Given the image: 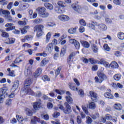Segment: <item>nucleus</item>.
<instances>
[{"label":"nucleus","instance_id":"39448f33","mask_svg":"<svg viewBox=\"0 0 124 124\" xmlns=\"http://www.w3.org/2000/svg\"><path fill=\"white\" fill-rule=\"evenodd\" d=\"M71 7L74 11H75L77 13L82 14V12H83V8L80 5L77 3H73L72 4Z\"/></svg>","mask_w":124,"mask_h":124},{"label":"nucleus","instance_id":"864d4df0","mask_svg":"<svg viewBox=\"0 0 124 124\" xmlns=\"http://www.w3.org/2000/svg\"><path fill=\"white\" fill-rule=\"evenodd\" d=\"M31 69H32V66L30 65V64H27L25 70H29L30 71H31Z\"/></svg>","mask_w":124,"mask_h":124},{"label":"nucleus","instance_id":"69168bd1","mask_svg":"<svg viewBox=\"0 0 124 124\" xmlns=\"http://www.w3.org/2000/svg\"><path fill=\"white\" fill-rule=\"evenodd\" d=\"M15 42V39L13 38H9V44H13Z\"/></svg>","mask_w":124,"mask_h":124},{"label":"nucleus","instance_id":"c756f323","mask_svg":"<svg viewBox=\"0 0 124 124\" xmlns=\"http://www.w3.org/2000/svg\"><path fill=\"white\" fill-rule=\"evenodd\" d=\"M0 31L2 32V33L1 34V35L2 37L7 38L8 37V36H9V34H8V33L3 31V30H0Z\"/></svg>","mask_w":124,"mask_h":124},{"label":"nucleus","instance_id":"a19ab883","mask_svg":"<svg viewBox=\"0 0 124 124\" xmlns=\"http://www.w3.org/2000/svg\"><path fill=\"white\" fill-rule=\"evenodd\" d=\"M92 47L94 53H97L98 52V48L95 45H93Z\"/></svg>","mask_w":124,"mask_h":124},{"label":"nucleus","instance_id":"72a5a7b5","mask_svg":"<svg viewBox=\"0 0 124 124\" xmlns=\"http://www.w3.org/2000/svg\"><path fill=\"white\" fill-rule=\"evenodd\" d=\"M114 4L116 5H119V6H122V0H114L113 1Z\"/></svg>","mask_w":124,"mask_h":124},{"label":"nucleus","instance_id":"7c9ffc66","mask_svg":"<svg viewBox=\"0 0 124 124\" xmlns=\"http://www.w3.org/2000/svg\"><path fill=\"white\" fill-rule=\"evenodd\" d=\"M58 5H59V6H61V7H66V5H65V2H63L62 1H59L57 3Z\"/></svg>","mask_w":124,"mask_h":124},{"label":"nucleus","instance_id":"9b49d317","mask_svg":"<svg viewBox=\"0 0 124 124\" xmlns=\"http://www.w3.org/2000/svg\"><path fill=\"white\" fill-rule=\"evenodd\" d=\"M97 29L99 31H106L107 30V26L103 23H98L97 22Z\"/></svg>","mask_w":124,"mask_h":124},{"label":"nucleus","instance_id":"20e7f679","mask_svg":"<svg viewBox=\"0 0 124 124\" xmlns=\"http://www.w3.org/2000/svg\"><path fill=\"white\" fill-rule=\"evenodd\" d=\"M43 30H44V26L42 24L36 25L34 27V31H36L37 36L38 37H39V36H41L42 35L41 32L43 31Z\"/></svg>","mask_w":124,"mask_h":124},{"label":"nucleus","instance_id":"f3484780","mask_svg":"<svg viewBox=\"0 0 124 124\" xmlns=\"http://www.w3.org/2000/svg\"><path fill=\"white\" fill-rule=\"evenodd\" d=\"M76 55V53L75 52H72L70 54L69 58L67 59V62L68 63V64L70 65L71 64V62H72V61L71 60H72V58L74 57H75V55Z\"/></svg>","mask_w":124,"mask_h":124},{"label":"nucleus","instance_id":"de8ad7c7","mask_svg":"<svg viewBox=\"0 0 124 124\" xmlns=\"http://www.w3.org/2000/svg\"><path fill=\"white\" fill-rule=\"evenodd\" d=\"M41 117L44 120H46V121H48V120H49V115H48V114H42L41 115Z\"/></svg>","mask_w":124,"mask_h":124},{"label":"nucleus","instance_id":"aec40b11","mask_svg":"<svg viewBox=\"0 0 124 124\" xmlns=\"http://www.w3.org/2000/svg\"><path fill=\"white\" fill-rule=\"evenodd\" d=\"M51 36H52V32H48L46 36V43H48L50 41Z\"/></svg>","mask_w":124,"mask_h":124},{"label":"nucleus","instance_id":"79ce46f5","mask_svg":"<svg viewBox=\"0 0 124 124\" xmlns=\"http://www.w3.org/2000/svg\"><path fill=\"white\" fill-rule=\"evenodd\" d=\"M69 33L71 34H73L76 32V28H71L68 30Z\"/></svg>","mask_w":124,"mask_h":124},{"label":"nucleus","instance_id":"6ab92c4d","mask_svg":"<svg viewBox=\"0 0 124 124\" xmlns=\"http://www.w3.org/2000/svg\"><path fill=\"white\" fill-rule=\"evenodd\" d=\"M65 99L68 104H73V99L70 96H66Z\"/></svg>","mask_w":124,"mask_h":124},{"label":"nucleus","instance_id":"ea45409f","mask_svg":"<svg viewBox=\"0 0 124 124\" xmlns=\"http://www.w3.org/2000/svg\"><path fill=\"white\" fill-rule=\"evenodd\" d=\"M32 72H31V71H30L28 70H25L24 72V74L25 75V76H31V75Z\"/></svg>","mask_w":124,"mask_h":124},{"label":"nucleus","instance_id":"a211bd4d","mask_svg":"<svg viewBox=\"0 0 124 124\" xmlns=\"http://www.w3.org/2000/svg\"><path fill=\"white\" fill-rule=\"evenodd\" d=\"M80 42L84 48H90V43H89V42L83 40H81Z\"/></svg>","mask_w":124,"mask_h":124},{"label":"nucleus","instance_id":"cd10ccee","mask_svg":"<svg viewBox=\"0 0 124 124\" xmlns=\"http://www.w3.org/2000/svg\"><path fill=\"white\" fill-rule=\"evenodd\" d=\"M110 66L112 68H118V67H119V65L116 62L114 61L110 63Z\"/></svg>","mask_w":124,"mask_h":124},{"label":"nucleus","instance_id":"774afa93","mask_svg":"<svg viewBox=\"0 0 124 124\" xmlns=\"http://www.w3.org/2000/svg\"><path fill=\"white\" fill-rule=\"evenodd\" d=\"M22 62V60H21V58H18L15 60V61H14V63H19V62Z\"/></svg>","mask_w":124,"mask_h":124},{"label":"nucleus","instance_id":"473e14b6","mask_svg":"<svg viewBox=\"0 0 124 124\" xmlns=\"http://www.w3.org/2000/svg\"><path fill=\"white\" fill-rule=\"evenodd\" d=\"M54 109L56 111H58L59 109H60V110H62V111H63V110H64L63 106H62V105H58L57 107L54 108Z\"/></svg>","mask_w":124,"mask_h":124},{"label":"nucleus","instance_id":"c9c22d12","mask_svg":"<svg viewBox=\"0 0 124 124\" xmlns=\"http://www.w3.org/2000/svg\"><path fill=\"white\" fill-rule=\"evenodd\" d=\"M25 111L26 112V114L27 115H28V116H30V117L31 116H32V112L31 111V110L29 108H26L25 109Z\"/></svg>","mask_w":124,"mask_h":124},{"label":"nucleus","instance_id":"b1692460","mask_svg":"<svg viewBox=\"0 0 124 124\" xmlns=\"http://www.w3.org/2000/svg\"><path fill=\"white\" fill-rule=\"evenodd\" d=\"M89 108L90 109H95V108H96V105L95 103H94V102H92L89 103Z\"/></svg>","mask_w":124,"mask_h":124},{"label":"nucleus","instance_id":"423d86ee","mask_svg":"<svg viewBox=\"0 0 124 124\" xmlns=\"http://www.w3.org/2000/svg\"><path fill=\"white\" fill-rule=\"evenodd\" d=\"M8 91V87L4 86L3 88L0 89V99H3L5 97V94H6V92Z\"/></svg>","mask_w":124,"mask_h":124},{"label":"nucleus","instance_id":"49530a36","mask_svg":"<svg viewBox=\"0 0 124 124\" xmlns=\"http://www.w3.org/2000/svg\"><path fill=\"white\" fill-rule=\"evenodd\" d=\"M0 3L3 6L7 5L8 1H6V0H0Z\"/></svg>","mask_w":124,"mask_h":124},{"label":"nucleus","instance_id":"2eb2a0df","mask_svg":"<svg viewBox=\"0 0 124 124\" xmlns=\"http://www.w3.org/2000/svg\"><path fill=\"white\" fill-rule=\"evenodd\" d=\"M42 73V69L39 68L35 72L34 77V78H37L39 76H40V74Z\"/></svg>","mask_w":124,"mask_h":124},{"label":"nucleus","instance_id":"7ed1b4c3","mask_svg":"<svg viewBox=\"0 0 124 124\" xmlns=\"http://www.w3.org/2000/svg\"><path fill=\"white\" fill-rule=\"evenodd\" d=\"M36 12L42 18H47L49 16V13L46 12V9L44 7H39L36 9Z\"/></svg>","mask_w":124,"mask_h":124},{"label":"nucleus","instance_id":"a878e982","mask_svg":"<svg viewBox=\"0 0 124 124\" xmlns=\"http://www.w3.org/2000/svg\"><path fill=\"white\" fill-rule=\"evenodd\" d=\"M100 63L101 64H103L105 67H109L110 64L104 60H100Z\"/></svg>","mask_w":124,"mask_h":124},{"label":"nucleus","instance_id":"0e129e2a","mask_svg":"<svg viewBox=\"0 0 124 124\" xmlns=\"http://www.w3.org/2000/svg\"><path fill=\"white\" fill-rule=\"evenodd\" d=\"M77 122L78 124H82V119H81V117L79 116H77Z\"/></svg>","mask_w":124,"mask_h":124},{"label":"nucleus","instance_id":"09e8293b","mask_svg":"<svg viewBox=\"0 0 124 124\" xmlns=\"http://www.w3.org/2000/svg\"><path fill=\"white\" fill-rule=\"evenodd\" d=\"M4 17L7 21H12V16L10 15H5Z\"/></svg>","mask_w":124,"mask_h":124},{"label":"nucleus","instance_id":"e2e57ef3","mask_svg":"<svg viewBox=\"0 0 124 124\" xmlns=\"http://www.w3.org/2000/svg\"><path fill=\"white\" fill-rule=\"evenodd\" d=\"M78 94H79V95H80V96H81V97H84V95H85V93H84V91H83V90L82 89L79 90Z\"/></svg>","mask_w":124,"mask_h":124},{"label":"nucleus","instance_id":"4c0bfd02","mask_svg":"<svg viewBox=\"0 0 124 124\" xmlns=\"http://www.w3.org/2000/svg\"><path fill=\"white\" fill-rule=\"evenodd\" d=\"M54 92H55L56 93H58V94H64V91L62 90H60L59 89H55L54 90Z\"/></svg>","mask_w":124,"mask_h":124},{"label":"nucleus","instance_id":"a18cd8bd","mask_svg":"<svg viewBox=\"0 0 124 124\" xmlns=\"http://www.w3.org/2000/svg\"><path fill=\"white\" fill-rule=\"evenodd\" d=\"M33 94H31V95H34V96H36V97H40L41 96L42 94L41 92H37L35 93H34V92H33Z\"/></svg>","mask_w":124,"mask_h":124},{"label":"nucleus","instance_id":"f03ea898","mask_svg":"<svg viewBox=\"0 0 124 124\" xmlns=\"http://www.w3.org/2000/svg\"><path fill=\"white\" fill-rule=\"evenodd\" d=\"M97 74L99 78H98V77H95L94 80L96 83H102L104 80L107 79L106 75H105L101 71H98Z\"/></svg>","mask_w":124,"mask_h":124},{"label":"nucleus","instance_id":"37998d69","mask_svg":"<svg viewBox=\"0 0 124 124\" xmlns=\"http://www.w3.org/2000/svg\"><path fill=\"white\" fill-rule=\"evenodd\" d=\"M16 120L19 122V123H22L24 121V118L23 117L20 115H16Z\"/></svg>","mask_w":124,"mask_h":124},{"label":"nucleus","instance_id":"e433bc0d","mask_svg":"<svg viewBox=\"0 0 124 124\" xmlns=\"http://www.w3.org/2000/svg\"><path fill=\"white\" fill-rule=\"evenodd\" d=\"M69 86L70 89L72 91H78V88H76L73 83H70Z\"/></svg>","mask_w":124,"mask_h":124},{"label":"nucleus","instance_id":"4d7b16f0","mask_svg":"<svg viewBox=\"0 0 124 124\" xmlns=\"http://www.w3.org/2000/svg\"><path fill=\"white\" fill-rule=\"evenodd\" d=\"M91 117L93 120H95L97 119V118H99V113H96L95 115H93Z\"/></svg>","mask_w":124,"mask_h":124},{"label":"nucleus","instance_id":"ddd939ff","mask_svg":"<svg viewBox=\"0 0 124 124\" xmlns=\"http://www.w3.org/2000/svg\"><path fill=\"white\" fill-rule=\"evenodd\" d=\"M54 49V45L52 43L48 44L46 48V50L48 53H52L53 52V50Z\"/></svg>","mask_w":124,"mask_h":124},{"label":"nucleus","instance_id":"052dcab7","mask_svg":"<svg viewBox=\"0 0 124 124\" xmlns=\"http://www.w3.org/2000/svg\"><path fill=\"white\" fill-rule=\"evenodd\" d=\"M104 49H105V50L106 51H109L110 50V47H109V46L107 45V44H105L104 45Z\"/></svg>","mask_w":124,"mask_h":124},{"label":"nucleus","instance_id":"c85d7f7f","mask_svg":"<svg viewBox=\"0 0 124 124\" xmlns=\"http://www.w3.org/2000/svg\"><path fill=\"white\" fill-rule=\"evenodd\" d=\"M35 56L37 57H47V53L45 51H44L42 53H36Z\"/></svg>","mask_w":124,"mask_h":124},{"label":"nucleus","instance_id":"58836bf2","mask_svg":"<svg viewBox=\"0 0 124 124\" xmlns=\"http://www.w3.org/2000/svg\"><path fill=\"white\" fill-rule=\"evenodd\" d=\"M42 22H43V20H42V19L38 18L34 20L33 23L35 24H41Z\"/></svg>","mask_w":124,"mask_h":124},{"label":"nucleus","instance_id":"dca6fc26","mask_svg":"<svg viewBox=\"0 0 124 124\" xmlns=\"http://www.w3.org/2000/svg\"><path fill=\"white\" fill-rule=\"evenodd\" d=\"M33 37H32L31 35H28L24 37L23 39H21L22 42H26V40L27 41H31V40H32Z\"/></svg>","mask_w":124,"mask_h":124},{"label":"nucleus","instance_id":"c03bdc74","mask_svg":"<svg viewBox=\"0 0 124 124\" xmlns=\"http://www.w3.org/2000/svg\"><path fill=\"white\" fill-rule=\"evenodd\" d=\"M93 123V119H92L89 116L86 117V124H92Z\"/></svg>","mask_w":124,"mask_h":124},{"label":"nucleus","instance_id":"338daca9","mask_svg":"<svg viewBox=\"0 0 124 124\" xmlns=\"http://www.w3.org/2000/svg\"><path fill=\"white\" fill-rule=\"evenodd\" d=\"M65 49L64 48H63L62 50H61V52L60 53V55L61 56V57H63L64 56V55L65 54Z\"/></svg>","mask_w":124,"mask_h":124},{"label":"nucleus","instance_id":"412c9836","mask_svg":"<svg viewBox=\"0 0 124 124\" xmlns=\"http://www.w3.org/2000/svg\"><path fill=\"white\" fill-rule=\"evenodd\" d=\"M104 96L106 98H108L109 99H113L114 98V96L113 95V94L108 92H107L104 93Z\"/></svg>","mask_w":124,"mask_h":124},{"label":"nucleus","instance_id":"f8f14e48","mask_svg":"<svg viewBox=\"0 0 124 124\" xmlns=\"http://www.w3.org/2000/svg\"><path fill=\"white\" fill-rule=\"evenodd\" d=\"M13 26V24L12 23H7L5 27L6 28V31H12V30H15V26Z\"/></svg>","mask_w":124,"mask_h":124},{"label":"nucleus","instance_id":"13d9d810","mask_svg":"<svg viewBox=\"0 0 124 124\" xmlns=\"http://www.w3.org/2000/svg\"><path fill=\"white\" fill-rule=\"evenodd\" d=\"M74 45H75V48H76L77 49H79L80 48V43H78L77 40L74 44Z\"/></svg>","mask_w":124,"mask_h":124},{"label":"nucleus","instance_id":"3c124183","mask_svg":"<svg viewBox=\"0 0 124 124\" xmlns=\"http://www.w3.org/2000/svg\"><path fill=\"white\" fill-rule=\"evenodd\" d=\"M79 24L81 25V26H86L87 25V23H86V21L84 19H80L79 20Z\"/></svg>","mask_w":124,"mask_h":124},{"label":"nucleus","instance_id":"6e6552de","mask_svg":"<svg viewBox=\"0 0 124 124\" xmlns=\"http://www.w3.org/2000/svg\"><path fill=\"white\" fill-rule=\"evenodd\" d=\"M58 18L62 22H67V21H69L70 19L69 16L65 15H60L58 16Z\"/></svg>","mask_w":124,"mask_h":124},{"label":"nucleus","instance_id":"f704fd0d","mask_svg":"<svg viewBox=\"0 0 124 124\" xmlns=\"http://www.w3.org/2000/svg\"><path fill=\"white\" fill-rule=\"evenodd\" d=\"M121 74H116L114 76L113 78L116 81H120L121 80Z\"/></svg>","mask_w":124,"mask_h":124},{"label":"nucleus","instance_id":"8fccbe9b","mask_svg":"<svg viewBox=\"0 0 124 124\" xmlns=\"http://www.w3.org/2000/svg\"><path fill=\"white\" fill-rule=\"evenodd\" d=\"M56 12H57L58 14H62L64 12L62 10L61 8H59L58 9H55Z\"/></svg>","mask_w":124,"mask_h":124},{"label":"nucleus","instance_id":"2f4dec72","mask_svg":"<svg viewBox=\"0 0 124 124\" xmlns=\"http://www.w3.org/2000/svg\"><path fill=\"white\" fill-rule=\"evenodd\" d=\"M36 121L37 122H40V119L39 118H38L36 117H34L33 119L31 120V124H36Z\"/></svg>","mask_w":124,"mask_h":124},{"label":"nucleus","instance_id":"5701e85b","mask_svg":"<svg viewBox=\"0 0 124 124\" xmlns=\"http://www.w3.org/2000/svg\"><path fill=\"white\" fill-rule=\"evenodd\" d=\"M49 62V60L46 58L44 59L40 63L41 66H45L47 63Z\"/></svg>","mask_w":124,"mask_h":124},{"label":"nucleus","instance_id":"bb28decb","mask_svg":"<svg viewBox=\"0 0 124 124\" xmlns=\"http://www.w3.org/2000/svg\"><path fill=\"white\" fill-rule=\"evenodd\" d=\"M117 37L121 40H124V33L122 32H120L117 34Z\"/></svg>","mask_w":124,"mask_h":124},{"label":"nucleus","instance_id":"4be33fe9","mask_svg":"<svg viewBox=\"0 0 124 124\" xmlns=\"http://www.w3.org/2000/svg\"><path fill=\"white\" fill-rule=\"evenodd\" d=\"M114 108L115 109V110H118V111H121L122 110V105L119 103L115 104L114 106Z\"/></svg>","mask_w":124,"mask_h":124},{"label":"nucleus","instance_id":"4468645a","mask_svg":"<svg viewBox=\"0 0 124 124\" xmlns=\"http://www.w3.org/2000/svg\"><path fill=\"white\" fill-rule=\"evenodd\" d=\"M89 94L91 97V99L93 101H96V100H97V94H96V93L93 91H90Z\"/></svg>","mask_w":124,"mask_h":124},{"label":"nucleus","instance_id":"9d476101","mask_svg":"<svg viewBox=\"0 0 124 124\" xmlns=\"http://www.w3.org/2000/svg\"><path fill=\"white\" fill-rule=\"evenodd\" d=\"M95 26L96 27H97V22L95 21H92L88 24V27L89 28H90V29H91L92 30H94V31H95L97 32L99 31L97 29H95Z\"/></svg>","mask_w":124,"mask_h":124},{"label":"nucleus","instance_id":"5fc2aeb1","mask_svg":"<svg viewBox=\"0 0 124 124\" xmlns=\"http://www.w3.org/2000/svg\"><path fill=\"white\" fill-rule=\"evenodd\" d=\"M42 80H43V81H44L45 82H49V81H50V78L47 76H44L42 77Z\"/></svg>","mask_w":124,"mask_h":124},{"label":"nucleus","instance_id":"1a4fd4ad","mask_svg":"<svg viewBox=\"0 0 124 124\" xmlns=\"http://www.w3.org/2000/svg\"><path fill=\"white\" fill-rule=\"evenodd\" d=\"M41 100L40 99H38V101L34 102L33 105V109L35 110V111H37L39 110L40 108L41 107Z\"/></svg>","mask_w":124,"mask_h":124},{"label":"nucleus","instance_id":"603ef678","mask_svg":"<svg viewBox=\"0 0 124 124\" xmlns=\"http://www.w3.org/2000/svg\"><path fill=\"white\" fill-rule=\"evenodd\" d=\"M13 88L15 89H17L18 87H19V81L16 80L15 82L14 85H13Z\"/></svg>","mask_w":124,"mask_h":124},{"label":"nucleus","instance_id":"0eeeda50","mask_svg":"<svg viewBox=\"0 0 124 124\" xmlns=\"http://www.w3.org/2000/svg\"><path fill=\"white\" fill-rule=\"evenodd\" d=\"M64 105L66 107L65 109L63 110L64 114H70L71 112H72V110H71V107L69 105L67 102H65Z\"/></svg>","mask_w":124,"mask_h":124},{"label":"nucleus","instance_id":"6e6d98bb","mask_svg":"<svg viewBox=\"0 0 124 124\" xmlns=\"http://www.w3.org/2000/svg\"><path fill=\"white\" fill-rule=\"evenodd\" d=\"M82 109L84 111V113H85V114H89V111H88V108H87V107H85V106L82 105Z\"/></svg>","mask_w":124,"mask_h":124},{"label":"nucleus","instance_id":"680f3d73","mask_svg":"<svg viewBox=\"0 0 124 124\" xmlns=\"http://www.w3.org/2000/svg\"><path fill=\"white\" fill-rule=\"evenodd\" d=\"M89 61L91 63H92V64H94V63H96V62H97V61L93 59V58L89 59Z\"/></svg>","mask_w":124,"mask_h":124},{"label":"nucleus","instance_id":"bf43d9fd","mask_svg":"<svg viewBox=\"0 0 124 124\" xmlns=\"http://www.w3.org/2000/svg\"><path fill=\"white\" fill-rule=\"evenodd\" d=\"M12 6H13V2H10L7 6V8L9 10H10L11 8H12Z\"/></svg>","mask_w":124,"mask_h":124},{"label":"nucleus","instance_id":"393cba45","mask_svg":"<svg viewBox=\"0 0 124 124\" xmlns=\"http://www.w3.org/2000/svg\"><path fill=\"white\" fill-rule=\"evenodd\" d=\"M44 5L45 7H46L47 9H49V10H52V9H53L54 8V7H53V5L49 3H45Z\"/></svg>","mask_w":124,"mask_h":124},{"label":"nucleus","instance_id":"f257e3e1","mask_svg":"<svg viewBox=\"0 0 124 124\" xmlns=\"http://www.w3.org/2000/svg\"><path fill=\"white\" fill-rule=\"evenodd\" d=\"M32 84V80L31 78H28L26 79L25 81V87L23 88V93L26 94L28 93V94H34L33 91L29 87V86H31V84Z\"/></svg>","mask_w":124,"mask_h":124}]
</instances>
